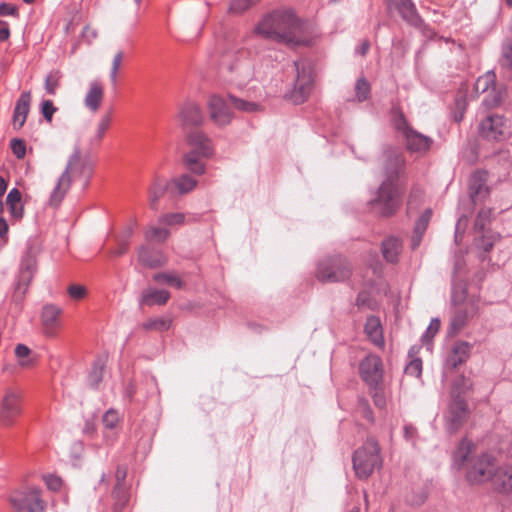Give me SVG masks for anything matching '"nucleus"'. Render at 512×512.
I'll return each mask as SVG.
<instances>
[{
	"mask_svg": "<svg viewBox=\"0 0 512 512\" xmlns=\"http://www.w3.org/2000/svg\"><path fill=\"white\" fill-rule=\"evenodd\" d=\"M253 35L288 45L305 43L304 23L291 8L275 9L264 15L252 31Z\"/></svg>",
	"mask_w": 512,
	"mask_h": 512,
	"instance_id": "nucleus-1",
	"label": "nucleus"
},
{
	"mask_svg": "<svg viewBox=\"0 0 512 512\" xmlns=\"http://www.w3.org/2000/svg\"><path fill=\"white\" fill-rule=\"evenodd\" d=\"M405 169V158L397 150L385 152V180L378 189L377 197L371 201L373 209L383 216H390L400 206L401 192L397 185L398 178Z\"/></svg>",
	"mask_w": 512,
	"mask_h": 512,
	"instance_id": "nucleus-2",
	"label": "nucleus"
},
{
	"mask_svg": "<svg viewBox=\"0 0 512 512\" xmlns=\"http://www.w3.org/2000/svg\"><path fill=\"white\" fill-rule=\"evenodd\" d=\"M220 74L222 79L238 88L246 86L255 74L254 63L248 47H233L221 60Z\"/></svg>",
	"mask_w": 512,
	"mask_h": 512,
	"instance_id": "nucleus-3",
	"label": "nucleus"
},
{
	"mask_svg": "<svg viewBox=\"0 0 512 512\" xmlns=\"http://www.w3.org/2000/svg\"><path fill=\"white\" fill-rule=\"evenodd\" d=\"M93 174V168L90 164L82 161L79 151H75L69 158L65 170L58 178L53 190L50 193L48 203L52 207H58L71 184L76 179H84V188L89 184Z\"/></svg>",
	"mask_w": 512,
	"mask_h": 512,
	"instance_id": "nucleus-4",
	"label": "nucleus"
},
{
	"mask_svg": "<svg viewBox=\"0 0 512 512\" xmlns=\"http://www.w3.org/2000/svg\"><path fill=\"white\" fill-rule=\"evenodd\" d=\"M185 140L191 147V151L183 157L185 167L196 175L204 174L205 164L200 159L210 158L214 154L212 140L201 130L187 132Z\"/></svg>",
	"mask_w": 512,
	"mask_h": 512,
	"instance_id": "nucleus-5",
	"label": "nucleus"
},
{
	"mask_svg": "<svg viewBox=\"0 0 512 512\" xmlns=\"http://www.w3.org/2000/svg\"><path fill=\"white\" fill-rule=\"evenodd\" d=\"M453 466L464 473L471 486L480 483V455L478 446L468 438H463L453 454Z\"/></svg>",
	"mask_w": 512,
	"mask_h": 512,
	"instance_id": "nucleus-6",
	"label": "nucleus"
},
{
	"mask_svg": "<svg viewBox=\"0 0 512 512\" xmlns=\"http://www.w3.org/2000/svg\"><path fill=\"white\" fill-rule=\"evenodd\" d=\"M353 469L361 480L368 479L383 464L381 448L374 437H368L353 454Z\"/></svg>",
	"mask_w": 512,
	"mask_h": 512,
	"instance_id": "nucleus-7",
	"label": "nucleus"
},
{
	"mask_svg": "<svg viewBox=\"0 0 512 512\" xmlns=\"http://www.w3.org/2000/svg\"><path fill=\"white\" fill-rule=\"evenodd\" d=\"M392 124L395 130L402 136L406 148L412 153L424 154L433 144L432 138L414 130L407 122L404 114L395 109L393 111Z\"/></svg>",
	"mask_w": 512,
	"mask_h": 512,
	"instance_id": "nucleus-8",
	"label": "nucleus"
},
{
	"mask_svg": "<svg viewBox=\"0 0 512 512\" xmlns=\"http://www.w3.org/2000/svg\"><path fill=\"white\" fill-rule=\"evenodd\" d=\"M482 483L503 493H512V465L499 467L494 460L482 454Z\"/></svg>",
	"mask_w": 512,
	"mask_h": 512,
	"instance_id": "nucleus-9",
	"label": "nucleus"
},
{
	"mask_svg": "<svg viewBox=\"0 0 512 512\" xmlns=\"http://www.w3.org/2000/svg\"><path fill=\"white\" fill-rule=\"evenodd\" d=\"M296 79L294 87L289 93V99L295 104H301L307 100L313 88V70L306 60L294 62Z\"/></svg>",
	"mask_w": 512,
	"mask_h": 512,
	"instance_id": "nucleus-10",
	"label": "nucleus"
},
{
	"mask_svg": "<svg viewBox=\"0 0 512 512\" xmlns=\"http://www.w3.org/2000/svg\"><path fill=\"white\" fill-rule=\"evenodd\" d=\"M350 275V264L339 256L320 261L316 271V277L321 282L345 281Z\"/></svg>",
	"mask_w": 512,
	"mask_h": 512,
	"instance_id": "nucleus-11",
	"label": "nucleus"
},
{
	"mask_svg": "<svg viewBox=\"0 0 512 512\" xmlns=\"http://www.w3.org/2000/svg\"><path fill=\"white\" fill-rule=\"evenodd\" d=\"M22 414V392L17 388H6L0 401V424L13 426Z\"/></svg>",
	"mask_w": 512,
	"mask_h": 512,
	"instance_id": "nucleus-12",
	"label": "nucleus"
},
{
	"mask_svg": "<svg viewBox=\"0 0 512 512\" xmlns=\"http://www.w3.org/2000/svg\"><path fill=\"white\" fill-rule=\"evenodd\" d=\"M451 397L452 399L444 414V424L447 432L453 434L467 421L470 411L465 399L456 394L454 389Z\"/></svg>",
	"mask_w": 512,
	"mask_h": 512,
	"instance_id": "nucleus-13",
	"label": "nucleus"
},
{
	"mask_svg": "<svg viewBox=\"0 0 512 512\" xmlns=\"http://www.w3.org/2000/svg\"><path fill=\"white\" fill-rule=\"evenodd\" d=\"M12 507L21 512H45L46 504L41 498V490L29 487L25 490L14 491L9 498Z\"/></svg>",
	"mask_w": 512,
	"mask_h": 512,
	"instance_id": "nucleus-14",
	"label": "nucleus"
},
{
	"mask_svg": "<svg viewBox=\"0 0 512 512\" xmlns=\"http://www.w3.org/2000/svg\"><path fill=\"white\" fill-rule=\"evenodd\" d=\"M359 373L368 387L383 385V362L375 354L367 355L359 364Z\"/></svg>",
	"mask_w": 512,
	"mask_h": 512,
	"instance_id": "nucleus-15",
	"label": "nucleus"
},
{
	"mask_svg": "<svg viewBox=\"0 0 512 512\" xmlns=\"http://www.w3.org/2000/svg\"><path fill=\"white\" fill-rule=\"evenodd\" d=\"M207 106L210 118L214 124L225 126L231 122L233 113L229 103L224 98L219 95H212L208 100Z\"/></svg>",
	"mask_w": 512,
	"mask_h": 512,
	"instance_id": "nucleus-16",
	"label": "nucleus"
},
{
	"mask_svg": "<svg viewBox=\"0 0 512 512\" xmlns=\"http://www.w3.org/2000/svg\"><path fill=\"white\" fill-rule=\"evenodd\" d=\"M63 310L54 304H46L43 306L40 320L43 332L48 337H55L61 328V315Z\"/></svg>",
	"mask_w": 512,
	"mask_h": 512,
	"instance_id": "nucleus-17",
	"label": "nucleus"
},
{
	"mask_svg": "<svg viewBox=\"0 0 512 512\" xmlns=\"http://www.w3.org/2000/svg\"><path fill=\"white\" fill-rule=\"evenodd\" d=\"M182 128L197 127L204 121V114L200 106L194 102L184 103L177 114Z\"/></svg>",
	"mask_w": 512,
	"mask_h": 512,
	"instance_id": "nucleus-18",
	"label": "nucleus"
},
{
	"mask_svg": "<svg viewBox=\"0 0 512 512\" xmlns=\"http://www.w3.org/2000/svg\"><path fill=\"white\" fill-rule=\"evenodd\" d=\"M485 79V88L482 89V94H486L483 96L482 101L488 107H496L498 106L502 100L504 99V89L502 87H498L495 84V74L493 71H488L484 75Z\"/></svg>",
	"mask_w": 512,
	"mask_h": 512,
	"instance_id": "nucleus-19",
	"label": "nucleus"
},
{
	"mask_svg": "<svg viewBox=\"0 0 512 512\" xmlns=\"http://www.w3.org/2000/svg\"><path fill=\"white\" fill-rule=\"evenodd\" d=\"M506 123L502 116L488 115L482 121V137L491 140H500L506 132Z\"/></svg>",
	"mask_w": 512,
	"mask_h": 512,
	"instance_id": "nucleus-20",
	"label": "nucleus"
},
{
	"mask_svg": "<svg viewBox=\"0 0 512 512\" xmlns=\"http://www.w3.org/2000/svg\"><path fill=\"white\" fill-rule=\"evenodd\" d=\"M389 7L395 8L402 19L415 27L420 26L421 18L411 0H387Z\"/></svg>",
	"mask_w": 512,
	"mask_h": 512,
	"instance_id": "nucleus-21",
	"label": "nucleus"
},
{
	"mask_svg": "<svg viewBox=\"0 0 512 512\" xmlns=\"http://www.w3.org/2000/svg\"><path fill=\"white\" fill-rule=\"evenodd\" d=\"M104 99V86L100 80L89 82L88 90L84 97V105L91 112H97Z\"/></svg>",
	"mask_w": 512,
	"mask_h": 512,
	"instance_id": "nucleus-22",
	"label": "nucleus"
},
{
	"mask_svg": "<svg viewBox=\"0 0 512 512\" xmlns=\"http://www.w3.org/2000/svg\"><path fill=\"white\" fill-rule=\"evenodd\" d=\"M138 261L148 268L163 266L167 259L160 250L142 246L138 252Z\"/></svg>",
	"mask_w": 512,
	"mask_h": 512,
	"instance_id": "nucleus-23",
	"label": "nucleus"
},
{
	"mask_svg": "<svg viewBox=\"0 0 512 512\" xmlns=\"http://www.w3.org/2000/svg\"><path fill=\"white\" fill-rule=\"evenodd\" d=\"M31 94L29 91L23 92L16 102L13 113V126L15 129L23 127L30 109Z\"/></svg>",
	"mask_w": 512,
	"mask_h": 512,
	"instance_id": "nucleus-24",
	"label": "nucleus"
},
{
	"mask_svg": "<svg viewBox=\"0 0 512 512\" xmlns=\"http://www.w3.org/2000/svg\"><path fill=\"white\" fill-rule=\"evenodd\" d=\"M470 353V346L466 342H458L456 343L449 355L446 358V366L450 368H456L462 363H464Z\"/></svg>",
	"mask_w": 512,
	"mask_h": 512,
	"instance_id": "nucleus-25",
	"label": "nucleus"
},
{
	"mask_svg": "<svg viewBox=\"0 0 512 512\" xmlns=\"http://www.w3.org/2000/svg\"><path fill=\"white\" fill-rule=\"evenodd\" d=\"M365 333L376 347H384L385 341L383 338L381 323L378 317L371 316L367 318L365 323Z\"/></svg>",
	"mask_w": 512,
	"mask_h": 512,
	"instance_id": "nucleus-26",
	"label": "nucleus"
},
{
	"mask_svg": "<svg viewBox=\"0 0 512 512\" xmlns=\"http://www.w3.org/2000/svg\"><path fill=\"white\" fill-rule=\"evenodd\" d=\"M102 422L105 430L111 433L108 434L107 432H105L104 437L106 441H110L112 443L116 439L118 434V427L120 423V415L118 411L114 409L107 410L102 417Z\"/></svg>",
	"mask_w": 512,
	"mask_h": 512,
	"instance_id": "nucleus-27",
	"label": "nucleus"
},
{
	"mask_svg": "<svg viewBox=\"0 0 512 512\" xmlns=\"http://www.w3.org/2000/svg\"><path fill=\"white\" fill-rule=\"evenodd\" d=\"M170 298V293L164 289L147 288L142 292L141 304L148 306L164 305Z\"/></svg>",
	"mask_w": 512,
	"mask_h": 512,
	"instance_id": "nucleus-28",
	"label": "nucleus"
},
{
	"mask_svg": "<svg viewBox=\"0 0 512 512\" xmlns=\"http://www.w3.org/2000/svg\"><path fill=\"white\" fill-rule=\"evenodd\" d=\"M6 204L13 219L19 220L23 217L24 206L22 203V194L17 188L10 190L6 197Z\"/></svg>",
	"mask_w": 512,
	"mask_h": 512,
	"instance_id": "nucleus-29",
	"label": "nucleus"
},
{
	"mask_svg": "<svg viewBox=\"0 0 512 512\" xmlns=\"http://www.w3.org/2000/svg\"><path fill=\"white\" fill-rule=\"evenodd\" d=\"M34 275L35 274L31 272H18L14 292L12 295L13 301H15L16 303H20L23 301Z\"/></svg>",
	"mask_w": 512,
	"mask_h": 512,
	"instance_id": "nucleus-30",
	"label": "nucleus"
},
{
	"mask_svg": "<svg viewBox=\"0 0 512 512\" xmlns=\"http://www.w3.org/2000/svg\"><path fill=\"white\" fill-rule=\"evenodd\" d=\"M431 217L432 210L426 209L415 223L414 232L411 239L412 249H416L420 245L422 237L428 227Z\"/></svg>",
	"mask_w": 512,
	"mask_h": 512,
	"instance_id": "nucleus-31",
	"label": "nucleus"
},
{
	"mask_svg": "<svg viewBox=\"0 0 512 512\" xmlns=\"http://www.w3.org/2000/svg\"><path fill=\"white\" fill-rule=\"evenodd\" d=\"M401 242L395 237H389L382 243V253L384 258L391 263H395L398 260V255L401 251Z\"/></svg>",
	"mask_w": 512,
	"mask_h": 512,
	"instance_id": "nucleus-32",
	"label": "nucleus"
},
{
	"mask_svg": "<svg viewBox=\"0 0 512 512\" xmlns=\"http://www.w3.org/2000/svg\"><path fill=\"white\" fill-rule=\"evenodd\" d=\"M171 190V185L164 179H156L149 192L150 206L156 209L158 199L167 191Z\"/></svg>",
	"mask_w": 512,
	"mask_h": 512,
	"instance_id": "nucleus-33",
	"label": "nucleus"
},
{
	"mask_svg": "<svg viewBox=\"0 0 512 512\" xmlns=\"http://www.w3.org/2000/svg\"><path fill=\"white\" fill-rule=\"evenodd\" d=\"M170 185L172 190L176 189L180 194H184L193 190L197 185V181L189 175L183 174L178 178H174Z\"/></svg>",
	"mask_w": 512,
	"mask_h": 512,
	"instance_id": "nucleus-34",
	"label": "nucleus"
},
{
	"mask_svg": "<svg viewBox=\"0 0 512 512\" xmlns=\"http://www.w3.org/2000/svg\"><path fill=\"white\" fill-rule=\"evenodd\" d=\"M153 280L158 283H166L172 287L181 289L184 286V282L174 272H161L153 275Z\"/></svg>",
	"mask_w": 512,
	"mask_h": 512,
	"instance_id": "nucleus-35",
	"label": "nucleus"
},
{
	"mask_svg": "<svg viewBox=\"0 0 512 512\" xmlns=\"http://www.w3.org/2000/svg\"><path fill=\"white\" fill-rule=\"evenodd\" d=\"M228 100L231 106L242 112H256L260 108V106L255 102L246 101L233 95H229Z\"/></svg>",
	"mask_w": 512,
	"mask_h": 512,
	"instance_id": "nucleus-36",
	"label": "nucleus"
},
{
	"mask_svg": "<svg viewBox=\"0 0 512 512\" xmlns=\"http://www.w3.org/2000/svg\"><path fill=\"white\" fill-rule=\"evenodd\" d=\"M104 367L105 363L103 359L99 358L94 362L88 376V382L90 386L97 387L98 384L102 381Z\"/></svg>",
	"mask_w": 512,
	"mask_h": 512,
	"instance_id": "nucleus-37",
	"label": "nucleus"
},
{
	"mask_svg": "<svg viewBox=\"0 0 512 512\" xmlns=\"http://www.w3.org/2000/svg\"><path fill=\"white\" fill-rule=\"evenodd\" d=\"M416 353V350L414 347H412L409 351V356L412 358L410 362L405 367V373L409 376H414L419 378L422 374V360L420 358L415 357L414 354Z\"/></svg>",
	"mask_w": 512,
	"mask_h": 512,
	"instance_id": "nucleus-38",
	"label": "nucleus"
},
{
	"mask_svg": "<svg viewBox=\"0 0 512 512\" xmlns=\"http://www.w3.org/2000/svg\"><path fill=\"white\" fill-rule=\"evenodd\" d=\"M439 329L440 320L438 318H433L421 338V341L426 346L427 350L431 351L432 339L438 333Z\"/></svg>",
	"mask_w": 512,
	"mask_h": 512,
	"instance_id": "nucleus-39",
	"label": "nucleus"
},
{
	"mask_svg": "<svg viewBox=\"0 0 512 512\" xmlns=\"http://www.w3.org/2000/svg\"><path fill=\"white\" fill-rule=\"evenodd\" d=\"M113 498H114V512H123L125 507L129 502V492L127 488L124 489H114L113 490Z\"/></svg>",
	"mask_w": 512,
	"mask_h": 512,
	"instance_id": "nucleus-40",
	"label": "nucleus"
},
{
	"mask_svg": "<svg viewBox=\"0 0 512 512\" xmlns=\"http://www.w3.org/2000/svg\"><path fill=\"white\" fill-rule=\"evenodd\" d=\"M168 236L169 230L160 226H151L145 232V237L148 241L164 242Z\"/></svg>",
	"mask_w": 512,
	"mask_h": 512,
	"instance_id": "nucleus-41",
	"label": "nucleus"
},
{
	"mask_svg": "<svg viewBox=\"0 0 512 512\" xmlns=\"http://www.w3.org/2000/svg\"><path fill=\"white\" fill-rule=\"evenodd\" d=\"M111 121H112V110H110L109 112L103 114L97 124V129H96V132H95V136H94V139L96 141H101L106 133V131L108 130L110 124H111Z\"/></svg>",
	"mask_w": 512,
	"mask_h": 512,
	"instance_id": "nucleus-42",
	"label": "nucleus"
},
{
	"mask_svg": "<svg viewBox=\"0 0 512 512\" xmlns=\"http://www.w3.org/2000/svg\"><path fill=\"white\" fill-rule=\"evenodd\" d=\"M61 74L59 71L50 72L45 78V90L49 95H55L60 85Z\"/></svg>",
	"mask_w": 512,
	"mask_h": 512,
	"instance_id": "nucleus-43",
	"label": "nucleus"
},
{
	"mask_svg": "<svg viewBox=\"0 0 512 512\" xmlns=\"http://www.w3.org/2000/svg\"><path fill=\"white\" fill-rule=\"evenodd\" d=\"M171 321L166 318L149 319L143 323L146 330L166 331L170 328Z\"/></svg>",
	"mask_w": 512,
	"mask_h": 512,
	"instance_id": "nucleus-44",
	"label": "nucleus"
},
{
	"mask_svg": "<svg viewBox=\"0 0 512 512\" xmlns=\"http://www.w3.org/2000/svg\"><path fill=\"white\" fill-rule=\"evenodd\" d=\"M37 269V262L35 256L28 251L23 257L21 258L19 271L20 272H31L36 273Z\"/></svg>",
	"mask_w": 512,
	"mask_h": 512,
	"instance_id": "nucleus-45",
	"label": "nucleus"
},
{
	"mask_svg": "<svg viewBox=\"0 0 512 512\" xmlns=\"http://www.w3.org/2000/svg\"><path fill=\"white\" fill-rule=\"evenodd\" d=\"M369 390L375 406L380 409L385 408L387 405V397L382 385H379L378 387H369Z\"/></svg>",
	"mask_w": 512,
	"mask_h": 512,
	"instance_id": "nucleus-46",
	"label": "nucleus"
},
{
	"mask_svg": "<svg viewBox=\"0 0 512 512\" xmlns=\"http://www.w3.org/2000/svg\"><path fill=\"white\" fill-rule=\"evenodd\" d=\"M356 97L359 102L368 99L371 91L369 82L365 78H359L355 85Z\"/></svg>",
	"mask_w": 512,
	"mask_h": 512,
	"instance_id": "nucleus-47",
	"label": "nucleus"
},
{
	"mask_svg": "<svg viewBox=\"0 0 512 512\" xmlns=\"http://www.w3.org/2000/svg\"><path fill=\"white\" fill-rule=\"evenodd\" d=\"M184 221L183 213H168L159 218V224L163 226H177L183 224Z\"/></svg>",
	"mask_w": 512,
	"mask_h": 512,
	"instance_id": "nucleus-48",
	"label": "nucleus"
},
{
	"mask_svg": "<svg viewBox=\"0 0 512 512\" xmlns=\"http://www.w3.org/2000/svg\"><path fill=\"white\" fill-rule=\"evenodd\" d=\"M501 62L505 66H512V39H506L502 44Z\"/></svg>",
	"mask_w": 512,
	"mask_h": 512,
	"instance_id": "nucleus-49",
	"label": "nucleus"
},
{
	"mask_svg": "<svg viewBox=\"0 0 512 512\" xmlns=\"http://www.w3.org/2000/svg\"><path fill=\"white\" fill-rule=\"evenodd\" d=\"M30 349L24 344H18L15 348V355L19 359V364L22 367H28L31 365V360L28 359Z\"/></svg>",
	"mask_w": 512,
	"mask_h": 512,
	"instance_id": "nucleus-50",
	"label": "nucleus"
},
{
	"mask_svg": "<svg viewBox=\"0 0 512 512\" xmlns=\"http://www.w3.org/2000/svg\"><path fill=\"white\" fill-rule=\"evenodd\" d=\"M258 1L259 0H232L230 4V11L234 13H241L250 6L256 4Z\"/></svg>",
	"mask_w": 512,
	"mask_h": 512,
	"instance_id": "nucleus-51",
	"label": "nucleus"
},
{
	"mask_svg": "<svg viewBox=\"0 0 512 512\" xmlns=\"http://www.w3.org/2000/svg\"><path fill=\"white\" fill-rule=\"evenodd\" d=\"M10 146H11V150H12L13 154L18 159L24 158V156L26 154V144L23 140L17 139V138L12 139Z\"/></svg>",
	"mask_w": 512,
	"mask_h": 512,
	"instance_id": "nucleus-52",
	"label": "nucleus"
},
{
	"mask_svg": "<svg viewBox=\"0 0 512 512\" xmlns=\"http://www.w3.org/2000/svg\"><path fill=\"white\" fill-rule=\"evenodd\" d=\"M69 296L74 300H81L86 296L87 290L83 285L72 284L67 290Z\"/></svg>",
	"mask_w": 512,
	"mask_h": 512,
	"instance_id": "nucleus-53",
	"label": "nucleus"
},
{
	"mask_svg": "<svg viewBox=\"0 0 512 512\" xmlns=\"http://www.w3.org/2000/svg\"><path fill=\"white\" fill-rule=\"evenodd\" d=\"M427 498V491L421 487L417 493L412 492L407 496V501L412 505H421Z\"/></svg>",
	"mask_w": 512,
	"mask_h": 512,
	"instance_id": "nucleus-54",
	"label": "nucleus"
},
{
	"mask_svg": "<svg viewBox=\"0 0 512 512\" xmlns=\"http://www.w3.org/2000/svg\"><path fill=\"white\" fill-rule=\"evenodd\" d=\"M43 480L47 488L52 491H58L62 486L61 478L55 475H45L43 476Z\"/></svg>",
	"mask_w": 512,
	"mask_h": 512,
	"instance_id": "nucleus-55",
	"label": "nucleus"
},
{
	"mask_svg": "<svg viewBox=\"0 0 512 512\" xmlns=\"http://www.w3.org/2000/svg\"><path fill=\"white\" fill-rule=\"evenodd\" d=\"M127 476V468L124 466H118L115 472V480L116 484L114 489H124L126 488L124 485L125 479Z\"/></svg>",
	"mask_w": 512,
	"mask_h": 512,
	"instance_id": "nucleus-56",
	"label": "nucleus"
},
{
	"mask_svg": "<svg viewBox=\"0 0 512 512\" xmlns=\"http://www.w3.org/2000/svg\"><path fill=\"white\" fill-rule=\"evenodd\" d=\"M464 324V317L460 314L455 315L450 322L449 334H456Z\"/></svg>",
	"mask_w": 512,
	"mask_h": 512,
	"instance_id": "nucleus-57",
	"label": "nucleus"
},
{
	"mask_svg": "<svg viewBox=\"0 0 512 512\" xmlns=\"http://www.w3.org/2000/svg\"><path fill=\"white\" fill-rule=\"evenodd\" d=\"M56 108L51 100H44L42 102V114L47 121H51Z\"/></svg>",
	"mask_w": 512,
	"mask_h": 512,
	"instance_id": "nucleus-58",
	"label": "nucleus"
},
{
	"mask_svg": "<svg viewBox=\"0 0 512 512\" xmlns=\"http://www.w3.org/2000/svg\"><path fill=\"white\" fill-rule=\"evenodd\" d=\"M358 409L364 418H366L369 421H373V412L366 400H359Z\"/></svg>",
	"mask_w": 512,
	"mask_h": 512,
	"instance_id": "nucleus-59",
	"label": "nucleus"
},
{
	"mask_svg": "<svg viewBox=\"0 0 512 512\" xmlns=\"http://www.w3.org/2000/svg\"><path fill=\"white\" fill-rule=\"evenodd\" d=\"M0 16H18V9L15 5L9 3L0 4Z\"/></svg>",
	"mask_w": 512,
	"mask_h": 512,
	"instance_id": "nucleus-60",
	"label": "nucleus"
},
{
	"mask_svg": "<svg viewBox=\"0 0 512 512\" xmlns=\"http://www.w3.org/2000/svg\"><path fill=\"white\" fill-rule=\"evenodd\" d=\"M422 198V191L419 188H413L409 199H408V207L411 208L417 200H420Z\"/></svg>",
	"mask_w": 512,
	"mask_h": 512,
	"instance_id": "nucleus-61",
	"label": "nucleus"
},
{
	"mask_svg": "<svg viewBox=\"0 0 512 512\" xmlns=\"http://www.w3.org/2000/svg\"><path fill=\"white\" fill-rule=\"evenodd\" d=\"M0 42L6 41L10 36V29L7 22L0 21Z\"/></svg>",
	"mask_w": 512,
	"mask_h": 512,
	"instance_id": "nucleus-62",
	"label": "nucleus"
},
{
	"mask_svg": "<svg viewBox=\"0 0 512 512\" xmlns=\"http://www.w3.org/2000/svg\"><path fill=\"white\" fill-rule=\"evenodd\" d=\"M370 49V43L367 40L362 41V43L355 49V53L360 56H365Z\"/></svg>",
	"mask_w": 512,
	"mask_h": 512,
	"instance_id": "nucleus-63",
	"label": "nucleus"
},
{
	"mask_svg": "<svg viewBox=\"0 0 512 512\" xmlns=\"http://www.w3.org/2000/svg\"><path fill=\"white\" fill-rule=\"evenodd\" d=\"M82 36L88 41L91 42L93 39L97 37V32L94 29L86 26L83 29Z\"/></svg>",
	"mask_w": 512,
	"mask_h": 512,
	"instance_id": "nucleus-64",
	"label": "nucleus"
}]
</instances>
